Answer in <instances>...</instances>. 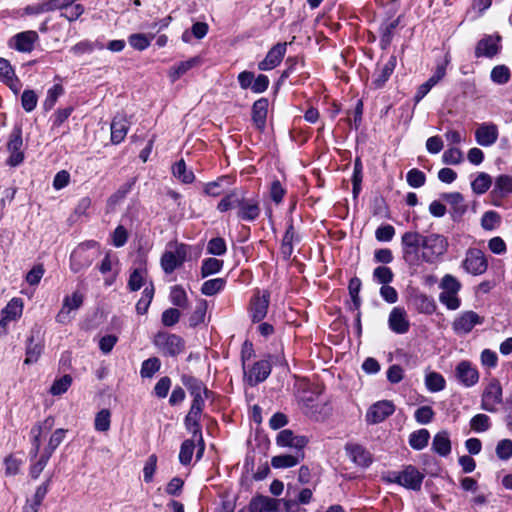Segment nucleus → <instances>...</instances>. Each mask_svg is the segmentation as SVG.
<instances>
[{
	"mask_svg": "<svg viewBox=\"0 0 512 512\" xmlns=\"http://www.w3.org/2000/svg\"><path fill=\"white\" fill-rule=\"evenodd\" d=\"M100 245L96 241H87L78 245L70 256V269L78 273L88 268L100 256Z\"/></svg>",
	"mask_w": 512,
	"mask_h": 512,
	"instance_id": "f257e3e1",
	"label": "nucleus"
},
{
	"mask_svg": "<svg viewBox=\"0 0 512 512\" xmlns=\"http://www.w3.org/2000/svg\"><path fill=\"white\" fill-rule=\"evenodd\" d=\"M423 235L417 231H407L401 237L402 257L410 265L421 264Z\"/></svg>",
	"mask_w": 512,
	"mask_h": 512,
	"instance_id": "f03ea898",
	"label": "nucleus"
},
{
	"mask_svg": "<svg viewBox=\"0 0 512 512\" xmlns=\"http://www.w3.org/2000/svg\"><path fill=\"white\" fill-rule=\"evenodd\" d=\"M460 281L451 274H446L441 279L439 288V301L449 310H457L461 305V300L458 293L461 290Z\"/></svg>",
	"mask_w": 512,
	"mask_h": 512,
	"instance_id": "7ed1b4c3",
	"label": "nucleus"
},
{
	"mask_svg": "<svg viewBox=\"0 0 512 512\" xmlns=\"http://www.w3.org/2000/svg\"><path fill=\"white\" fill-rule=\"evenodd\" d=\"M448 248L447 239L440 234L423 235V246L421 252V263H435Z\"/></svg>",
	"mask_w": 512,
	"mask_h": 512,
	"instance_id": "20e7f679",
	"label": "nucleus"
},
{
	"mask_svg": "<svg viewBox=\"0 0 512 512\" xmlns=\"http://www.w3.org/2000/svg\"><path fill=\"white\" fill-rule=\"evenodd\" d=\"M188 246L183 243L170 242L161 257L160 264L166 274H171L186 260Z\"/></svg>",
	"mask_w": 512,
	"mask_h": 512,
	"instance_id": "39448f33",
	"label": "nucleus"
},
{
	"mask_svg": "<svg viewBox=\"0 0 512 512\" xmlns=\"http://www.w3.org/2000/svg\"><path fill=\"white\" fill-rule=\"evenodd\" d=\"M206 398L207 394H199L198 396H193L190 410L185 419L187 429L192 433V435H194V437L198 436L199 438V443L201 444L200 452L204 451L205 445L198 422L203 411Z\"/></svg>",
	"mask_w": 512,
	"mask_h": 512,
	"instance_id": "423d86ee",
	"label": "nucleus"
},
{
	"mask_svg": "<svg viewBox=\"0 0 512 512\" xmlns=\"http://www.w3.org/2000/svg\"><path fill=\"white\" fill-rule=\"evenodd\" d=\"M502 403V386L498 379L491 378L484 387L481 396V408L487 412H496Z\"/></svg>",
	"mask_w": 512,
	"mask_h": 512,
	"instance_id": "0eeeda50",
	"label": "nucleus"
},
{
	"mask_svg": "<svg viewBox=\"0 0 512 512\" xmlns=\"http://www.w3.org/2000/svg\"><path fill=\"white\" fill-rule=\"evenodd\" d=\"M463 269L473 276L484 274L488 269V260L485 253L478 248H469L462 261Z\"/></svg>",
	"mask_w": 512,
	"mask_h": 512,
	"instance_id": "6e6552de",
	"label": "nucleus"
},
{
	"mask_svg": "<svg viewBox=\"0 0 512 512\" xmlns=\"http://www.w3.org/2000/svg\"><path fill=\"white\" fill-rule=\"evenodd\" d=\"M23 139L22 129L20 126H15L9 135L7 142V150L9 152V158L7 164L16 167L20 165L24 160V152L22 150Z\"/></svg>",
	"mask_w": 512,
	"mask_h": 512,
	"instance_id": "1a4fd4ad",
	"label": "nucleus"
},
{
	"mask_svg": "<svg viewBox=\"0 0 512 512\" xmlns=\"http://www.w3.org/2000/svg\"><path fill=\"white\" fill-rule=\"evenodd\" d=\"M84 301V294L80 291H74L63 299L62 307L56 316V321L60 324L69 323L73 316L71 313L78 310Z\"/></svg>",
	"mask_w": 512,
	"mask_h": 512,
	"instance_id": "9d476101",
	"label": "nucleus"
},
{
	"mask_svg": "<svg viewBox=\"0 0 512 512\" xmlns=\"http://www.w3.org/2000/svg\"><path fill=\"white\" fill-rule=\"evenodd\" d=\"M154 342L165 355L176 356L180 354L184 348L182 338L175 334L158 333Z\"/></svg>",
	"mask_w": 512,
	"mask_h": 512,
	"instance_id": "9b49d317",
	"label": "nucleus"
},
{
	"mask_svg": "<svg viewBox=\"0 0 512 512\" xmlns=\"http://www.w3.org/2000/svg\"><path fill=\"white\" fill-rule=\"evenodd\" d=\"M260 201L257 197L246 198L242 195L237 210V217L241 221L253 222L260 216Z\"/></svg>",
	"mask_w": 512,
	"mask_h": 512,
	"instance_id": "f8f14e48",
	"label": "nucleus"
},
{
	"mask_svg": "<svg viewBox=\"0 0 512 512\" xmlns=\"http://www.w3.org/2000/svg\"><path fill=\"white\" fill-rule=\"evenodd\" d=\"M483 318L474 311H464L459 314L452 323V328L457 334H467L476 325L482 324Z\"/></svg>",
	"mask_w": 512,
	"mask_h": 512,
	"instance_id": "ddd939ff",
	"label": "nucleus"
},
{
	"mask_svg": "<svg viewBox=\"0 0 512 512\" xmlns=\"http://www.w3.org/2000/svg\"><path fill=\"white\" fill-rule=\"evenodd\" d=\"M287 50V43H277L266 54V57L258 63L261 71H269L277 67L283 60Z\"/></svg>",
	"mask_w": 512,
	"mask_h": 512,
	"instance_id": "4468645a",
	"label": "nucleus"
},
{
	"mask_svg": "<svg viewBox=\"0 0 512 512\" xmlns=\"http://www.w3.org/2000/svg\"><path fill=\"white\" fill-rule=\"evenodd\" d=\"M423 478V474L415 467L408 466L395 476L394 481L408 489L419 490L421 488Z\"/></svg>",
	"mask_w": 512,
	"mask_h": 512,
	"instance_id": "2eb2a0df",
	"label": "nucleus"
},
{
	"mask_svg": "<svg viewBox=\"0 0 512 512\" xmlns=\"http://www.w3.org/2000/svg\"><path fill=\"white\" fill-rule=\"evenodd\" d=\"M455 375L465 387H472L479 381V372L469 361H461L456 366Z\"/></svg>",
	"mask_w": 512,
	"mask_h": 512,
	"instance_id": "dca6fc26",
	"label": "nucleus"
},
{
	"mask_svg": "<svg viewBox=\"0 0 512 512\" xmlns=\"http://www.w3.org/2000/svg\"><path fill=\"white\" fill-rule=\"evenodd\" d=\"M501 37L487 35L482 38L475 48V56L479 57H487L492 58L497 55L501 49L500 45Z\"/></svg>",
	"mask_w": 512,
	"mask_h": 512,
	"instance_id": "f3484780",
	"label": "nucleus"
},
{
	"mask_svg": "<svg viewBox=\"0 0 512 512\" xmlns=\"http://www.w3.org/2000/svg\"><path fill=\"white\" fill-rule=\"evenodd\" d=\"M395 411V406L391 401L383 400L372 405L367 414L366 420L369 423L376 424L384 421Z\"/></svg>",
	"mask_w": 512,
	"mask_h": 512,
	"instance_id": "a211bd4d",
	"label": "nucleus"
},
{
	"mask_svg": "<svg viewBox=\"0 0 512 512\" xmlns=\"http://www.w3.org/2000/svg\"><path fill=\"white\" fill-rule=\"evenodd\" d=\"M388 325L394 333H407L410 322L406 310L403 307H394L389 314Z\"/></svg>",
	"mask_w": 512,
	"mask_h": 512,
	"instance_id": "6ab92c4d",
	"label": "nucleus"
},
{
	"mask_svg": "<svg viewBox=\"0 0 512 512\" xmlns=\"http://www.w3.org/2000/svg\"><path fill=\"white\" fill-rule=\"evenodd\" d=\"M269 293L263 291L262 293L258 291L251 300L250 305V314L253 321H261L267 314L268 306H269Z\"/></svg>",
	"mask_w": 512,
	"mask_h": 512,
	"instance_id": "aec40b11",
	"label": "nucleus"
},
{
	"mask_svg": "<svg viewBox=\"0 0 512 512\" xmlns=\"http://www.w3.org/2000/svg\"><path fill=\"white\" fill-rule=\"evenodd\" d=\"M498 128L493 123H483L475 131L476 142L483 146H492L498 139Z\"/></svg>",
	"mask_w": 512,
	"mask_h": 512,
	"instance_id": "412c9836",
	"label": "nucleus"
},
{
	"mask_svg": "<svg viewBox=\"0 0 512 512\" xmlns=\"http://www.w3.org/2000/svg\"><path fill=\"white\" fill-rule=\"evenodd\" d=\"M203 63L200 56H194L188 60L181 61L171 66L168 70V77L172 83L180 79L189 70L199 67Z\"/></svg>",
	"mask_w": 512,
	"mask_h": 512,
	"instance_id": "4be33fe9",
	"label": "nucleus"
},
{
	"mask_svg": "<svg viewBox=\"0 0 512 512\" xmlns=\"http://www.w3.org/2000/svg\"><path fill=\"white\" fill-rule=\"evenodd\" d=\"M307 442L306 437L294 435L289 429H284L279 432L276 438L278 446L295 448L299 453L301 449L306 446Z\"/></svg>",
	"mask_w": 512,
	"mask_h": 512,
	"instance_id": "5701e85b",
	"label": "nucleus"
},
{
	"mask_svg": "<svg viewBox=\"0 0 512 512\" xmlns=\"http://www.w3.org/2000/svg\"><path fill=\"white\" fill-rule=\"evenodd\" d=\"M130 122L126 115L118 114L111 122V141L113 144L121 143L129 130Z\"/></svg>",
	"mask_w": 512,
	"mask_h": 512,
	"instance_id": "b1692460",
	"label": "nucleus"
},
{
	"mask_svg": "<svg viewBox=\"0 0 512 512\" xmlns=\"http://www.w3.org/2000/svg\"><path fill=\"white\" fill-rule=\"evenodd\" d=\"M300 241V236L298 231L295 229L294 225L290 223L286 229V232L283 236L280 253L285 260H288L294 252V247Z\"/></svg>",
	"mask_w": 512,
	"mask_h": 512,
	"instance_id": "393cba45",
	"label": "nucleus"
},
{
	"mask_svg": "<svg viewBox=\"0 0 512 512\" xmlns=\"http://www.w3.org/2000/svg\"><path fill=\"white\" fill-rule=\"evenodd\" d=\"M38 38L37 32L33 30L18 33L12 39L13 47L20 52H31Z\"/></svg>",
	"mask_w": 512,
	"mask_h": 512,
	"instance_id": "a878e982",
	"label": "nucleus"
},
{
	"mask_svg": "<svg viewBox=\"0 0 512 512\" xmlns=\"http://www.w3.org/2000/svg\"><path fill=\"white\" fill-rule=\"evenodd\" d=\"M23 312V301L20 298L11 299L2 310L0 326L5 327L10 321H15L21 317Z\"/></svg>",
	"mask_w": 512,
	"mask_h": 512,
	"instance_id": "bb28decb",
	"label": "nucleus"
},
{
	"mask_svg": "<svg viewBox=\"0 0 512 512\" xmlns=\"http://www.w3.org/2000/svg\"><path fill=\"white\" fill-rule=\"evenodd\" d=\"M346 453L357 466L367 467L372 462L371 454L358 444H348L346 446Z\"/></svg>",
	"mask_w": 512,
	"mask_h": 512,
	"instance_id": "cd10ccee",
	"label": "nucleus"
},
{
	"mask_svg": "<svg viewBox=\"0 0 512 512\" xmlns=\"http://www.w3.org/2000/svg\"><path fill=\"white\" fill-rule=\"evenodd\" d=\"M271 373V365L266 360L256 362L247 374V380L250 385H256L263 382Z\"/></svg>",
	"mask_w": 512,
	"mask_h": 512,
	"instance_id": "c85d7f7f",
	"label": "nucleus"
},
{
	"mask_svg": "<svg viewBox=\"0 0 512 512\" xmlns=\"http://www.w3.org/2000/svg\"><path fill=\"white\" fill-rule=\"evenodd\" d=\"M269 102L266 98H260L254 102L252 107V120L259 130L266 125Z\"/></svg>",
	"mask_w": 512,
	"mask_h": 512,
	"instance_id": "c756f323",
	"label": "nucleus"
},
{
	"mask_svg": "<svg viewBox=\"0 0 512 512\" xmlns=\"http://www.w3.org/2000/svg\"><path fill=\"white\" fill-rule=\"evenodd\" d=\"M396 63V56L392 55L389 57L387 62L384 63L383 66L376 71L373 80V84L376 88H381L384 86V84L388 81L394 72Z\"/></svg>",
	"mask_w": 512,
	"mask_h": 512,
	"instance_id": "7c9ffc66",
	"label": "nucleus"
},
{
	"mask_svg": "<svg viewBox=\"0 0 512 512\" xmlns=\"http://www.w3.org/2000/svg\"><path fill=\"white\" fill-rule=\"evenodd\" d=\"M0 79L15 93L20 89V83L9 61L0 57Z\"/></svg>",
	"mask_w": 512,
	"mask_h": 512,
	"instance_id": "2f4dec72",
	"label": "nucleus"
},
{
	"mask_svg": "<svg viewBox=\"0 0 512 512\" xmlns=\"http://www.w3.org/2000/svg\"><path fill=\"white\" fill-rule=\"evenodd\" d=\"M53 425H54V419L52 417H48L43 422L38 423L31 429V435L33 438L32 439L33 448L31 450V453L34 456H37L40 451V447H41L40 437H41L43 431L50 430L53 427Z\"/></svg>",
	"mask_w": 512,
	"mask_h": 512,
	"instance_id": "473e14b6",
	"label": "nucleus"
},
{
	"mask_svg": "<svg viewBox=\"0 0 512 512\" xmlns=\"http://www.w3.org/2000/svg\"><path fill=\"white\" fill-rule=\"evenodd\" d=\"M249 510L250 512H276L277 500L258 495L251 500Z\"/></svg>",
	"mask_w": 512,
	"mask_h": 512,
	"instance_id": "72a5a7b5",
	"label": "nucleus"
},
{
	"mask_svg": "<svg viewBox=\"0 0 512 512\" xmlns=\"http://www.w3.org/2000/svg\"><path fill=\"white\" fill-rule=\"evenodd\" d=\"M195 441L199 442L198 436H196V437L193 436V439L185 440L182 443L180 452H179V461L181 464H183V465L190 464L194 450H195ZM198 446H199V450H198L197 457H201V455L203 453V451L200 452L201 444L198 443Z\"/></svg>",
	"mask_w": 512,
	"mask_h": 512,
	"instance_id": "f704fd0d",
	"label": "nucleus"
},
{
	"mask_svg": "<svg viewBox=\"0 0 512 512\" xmlns=\"http://www.w3.org/2000/svg\"><path fill=\"white\" fill-rule=\"evenodd\" d=\"M243 192L234 189L226 194L217 204V210L221 213L237 208L241 201Z\"/></svg>",
	"mask_w": 512,
	"mask_h": 512,
	"instance_id": "c9c22d12",
	"label": "nucleus"
},
{
	"mask_svg": "<svg viewBox=\"0 0 512 512\" xmlns=\"http://www.w3.org/2000/svg\"><path fill=\"white\" fill-rule=\"evenodd\" d=\"M492 196L504 198L512 194V176L500 175L496 178L494 188L491 192Z\"/></svg>",
	"mask_w": 512,
	"mask_h": 512,
	"instance_id": "e433bc0d",
	"label": "nucleus"
},
{
	"mask_svg": "<svg viewBox=\"0 0 512 512\" xmlns=\"http://www.w3.org/2000/svg\"><path fill=\"white\" fill-rule=\"evenodd\" d=\"M432 449L440 456H447L450 454L451 442L446 431H441L434 436Z\"/></svg>",
	"mask_w": 512,
	"mask_h": 512,
	"instance_id": "4c0bfd02",
	"label": "nucleus"
},
{
	"mask_svg": "<svg viewBox=\"0 0 512 512\" xmlns=\"http://www.w3.org/2000/svg\"><path fill=\"white\" fill-rule=\"evenodd\" d=\"M230 186L233 181L228 176L219 177L217 180L206 183L204 186V193L208 196L217 197L224 192V185Z\"/></svg>",
	"mask_w": 512,
	"mask_h": 512,
	"instance_id": "58836bf2",
	"label": "nucleus"
},
{
	"mask_svg": "<svg viewBox=\"0 0 512 512\" xmlns=\"http://www.w3.org/2000/svg\"><path fill=\"white\" fill-rule=\"evenodd\" d=\"M490 79L494 84L505 85L511 79V70L504 64L496 65L490 72Z\"/></svg>",
	"mask_w": 512,
	"mask_h": 512,
	"instance_id": "ea45409f",
	"label": "nucleus"
},
{
	"mask_svg": "<svg viewBox=\"0 0 512 512\" xmlns=\"http://www.w3.org/2000/svg\"><path fill=\"white\" fill-rule=\"evenodd\" d=\"M301 453L296 452V455H278L271 459V465L275 469L289 468L296 466L300 461Z\"/></svg>",
	"mask_w": 512,
	"mask_h": 512,
	"instance_id": "a19ab883",
	"label": "nucleus"
},
{
	"mask_svg": "<svg viewBox=\"0 0 512 512\" xmlns=\"http://www.w3.org/2000/svg\"><path fill=\"white\" fill-rule=\"evenodd\" d=\"M208 309L207 301L204 299H199L196 303L194 311L192 312L189 323L190 326L196 327L202 323H204L206 318V313Z\"/></svg>",
	"mask_w": 512,
	"mask_h": 512,
	"instance_id": "79ce46f5",
	"label": "nucleus"
},
{
	"mask_svg": "<svg viewBox=\"0 0 512 512\" xmlns=\"http://www.w3.org/2000/svg\"><path fill=\"white\" fill-rule=\"evenodd\" d=\"M492 185V178L489 174L481 172L471 182L472 191L475 194L482 195L486 193Z\"/></svg>",
	"mask_w": 512,
	"mask_h": 512,
	"instance_id": "37998d69",
	"label": "nucleus"
},
{
	"mask_svg": "<svg viewBox=\"0 0 512 512\" xmlns=\"http://www.w3.org/2000/svg\"><path fill=\"white\" fill-rule=\"evenodd\" d=\"M182 383L183 385L188 389L190 395L198 396L199 394H207L208 390L202 383V381L196 379L193 376L190 375H183L182 376Z\"/></svg>",
	"mask_w": 512,
	"mask_h": 512,
	"instance_id": "c03bdc74",
	"label": "nucleus"
},
{
	"mask_svg": "<svg viewBox=\"0 0 512 512\" xmlns=\"http://www.w3.org/2000/svg\"><path fill=\"white\" fill-rule=\"evenodd\" d=\"M446 381L438 372H428L425 376V386L430 392H439L445 388Z\"/></svg>",
	"mask_w": 512,
	"mask_h": 512,
	"instance_id": "a18cd8bd",
	"label": "nucleus"
},
{
	"mask_svg": "<svg viewBox=\"0 0 512 512\" xmlns=\"http://www.w3.org/2000/svg\"><path fill=\"white\" fill-rule=\"evenodd\" d=\"M153 38L154 34L134 33L128 37V43L135 50L143 51L150 46Z\"/></svg>",
	"mask_w": 512,
	"mask_h": 512,
	"instance_id": "49530a36",
	"label": "nucleus"
},
{
	"mask_svg": "<svg viewBox=\"0 0 512 512\" xmlns=\"http://www.w3.org/2000/svg\"><path fill=\"white\" fill-rule=\"evenodd\" d=\"M480 224L485 231H494L501 224V216L496 211H486L481 217Z\"/></svg>",
	"mask_w": 512,
	"mask_h": 512,
	"instance_id": "de8ad7c7",
	"label": "nucleus"
},
{
	"mask_svg": "<svg viewBox=\"0 0 512 512\" xmlns=\"http://www.w3.org/2000/svg\"><path fill=\"white\" fill-rule=\"evenodd\" d=\"M173 175L181 182L189 184L194 181V174L191 170H188L184 160L176 162L172 168Z\"/></svg>",
	"mask_w": 512,
	"mask_h": 512,
	"instance_id": "09e8293b",
	"label": "nucleus"
},
{
	"mask_svg": "<svg viewBox=\"0 0 512 512\" xmlns=\"http://www.w3.org/2000/svg\"><path fill=\"white\" fill-rule=\"evenodd\" d=\"M430 433L426 429L413 432L409 437V444L413 449L422 450L428 444Z\"/></svg>",
	"mask_w": 512,
	"mask_h": 512,
	"instance_id": "8fccbe9b",
	"label": "nucleus"
},
{
	"mask_svg": "<svg viewBox=\"0 0 512 512\" xmlns=\"http://www.w3.org/2000/svg\"><path fill=\"white\" fill-rule=\"evenodd\" d=\"M170 301L173 305L180 308L188 307V296L183 287L175 285L171 287Z\"/></svg>",
	"mask_w": 512,
	"mask_h": 512,
	"instance_id": "3c124183",
	"label": "nucleus"
},
{
	"mask_svg": "<svg viewBox=\"0 0 512 512\" xmlns=\"http://www.w3.org/2000/svg\"><path fill=\"white\" fill-rule=\"evenodd\" d=\"M111 425V412L108 409L100 410L94 419V428L98 432H107Z\"/></svg>",
	"mask_w": 512,
	"mask_h": 512,
	"instance_id": "603ef678",
	"label": "nucleus"
},
{
	"mask_svg": "<svg viewBox=\"0 0 512 512\" xmlns=\"http://www.w3.org/2000/svg\"><path fill=\"white\" fill-rule=\"evenodd\" d=\"M225 283L226 282L223 278L207 280L202 284L201 293L206 296H213L223 290Z\"/></svg>",
	"mask_w": 512,
	"mask_h": 512,
	"instance_id": "864d4df0",
	"label": "nucleus"
},
{
	"mask_svg": "<svg viewBox=\"0 0 512 512\" xmlns=\"http://www.w3.org/2000/svg\"><path fill=\"white\" fill-rule=\"evenodd\" d=\"M64 93V88L61 84H55L47 91V96L43 102V107L46 111L51 110L56 104L58 98Z\"/></svg>",
	"mask_w": 512,
	"mask_h": 512,
	"instance_id": "5fc2aeb1",
	"label": "nucleus"
},
{
	"mask_svg": "<svg viewBox=\"0 0 512 512\" xmlns=\"http://www.w3.org/2000/svg\"><path fill=\"white\" fill-rule=\"evenodd\" d=\"M223 267V261L216 258H207L201 267V276L206 278L209 275L218 273Z\"/></svg>",
	"mask_w": 512,
	"mask_h": 512,
	"instance_id": "6e6d98bb",
	"label": "nucleus"
},
{
	"mask_svg": "<svg viewBox=\"0 0 512 512\" xmlns=\"http://www.w3.org/2000/svg\"><path fill=\"white\" fill-rule=\"evenodd\" d=\"M154 296V287L152 284L146 286L143 290L141 299L136 304V310L139 314H144L147 312L151 301Z\"/></svg>",
	"mask_w": 512,
	"mask_h": 512,
	"instance_id": "4d7b16f0",
	"label": "nucleus"
},
{
	"mask_svg": "<svg viewBox=\"0 0 512 512\" xmlns=\"http://www.w3.org/2000/svg\"><path fill=\"white\" fill-rule=\"evenodd\" d=\"M146 278V270L144 268H137L130 274L128 280V288L131 291L139 290L143 285Z\"/></svg>",
	"mask_w": 512,
	"mask_h": 512,
	"instance_id": "13d9d810",
	"label": "nucleus"
},
{
	"mask_svg": "<svg viewBox=\"0 0 512 512\" xmlns=\"http://www.w3.org/2000/svg\"><path fill=\"white\" fill-rule=\"evenodd\" d=\"M43 350V346L40 343H34L33 337L29 339L27 349H26V358L25 364H32L37 362Z\"/></svg>",
	"mask_w": 512,
	"mask_h": 512,
	"instance_id": "bf43d9fd",
	"label": "nucleus"
},
{
	"mask_svg": "<svg viewBox=\"0 0 512 512\" xmlns=\"http://www.w3.org/2000/svg\"><path fill=\"white\" fill-rule=\"evenodd\" d=\"M161 366L160 360L156 357L149 358L142 363L140 374L143 378H151L159 371Z\"/></svg>",
	"mask_w": 512,
	"mask_h": 512,
	"instance_id": "052dcab7",
	"label": "nucleus"
},
{
	"mask_svg": "<svg viewBox=\"0 0 512 512\" xmlns=\"http://www.w3.org/2000/svg\"><path fill=\"white\" fill-rule=\"evenodd\" d=\"M67 430L59 428L56 429L52 435L50 436V439L48 441L47 447L44 449L45 452L49 453L51 456L53 452L56 450V448L63 442L65 439Z\"/></svg>",
	"mask_w": 512,
	"mask_h": 512,
	"instance_id": "680f3d73",
	"label": "nucleus"
},
{
	"mask_svg": "<svg viewBox=\"0 0 512 512\" xmlns=\"http://www.w3.org/2000/svg\"><path fill=\"white\" fill-rule=\"evenodd\" d=\"M38 102V96L35 91L26 89L23 91L21 96V105L26 112L33 111Z\"/></svg>",
	"mask_w": 512,
	"mask_h": 512,
	"instance_id": "e2e57ef3",
	"label": "nucleus"
},
{
	"mask_svg": "<svg viewBox=\"0 0 512 512\" xmlns=\"http://www.w3.org/2000/svg\"><path fill=\"white\" fill-rule=\"evenodd\" d=\"M72 377L70 375H64L59 379H56L50 388L52 395H61L65 393L71 386Z\"/></svg>",
	"mask_w": 512,
	"mask_h": 512,
	"instance_id": "0e129e2a",
	"label": "nucleus"
},
{
	"mask_svg": "<svg viewBox=\"0 0 512 512\" xmlns=\"http://www.w3.org/2000/svg\"><path fill=\"white\" fill-rule=\"evenodd\" d=\"M227 251L226 242L221 237L212 238L207 244V252L212 255L221 256Z\"/></svg>",
	"mask_w": 512,
	"mask_h": 512,
	"instance_id": "69168bd1",
	"label": "nucleus"
},
{
	"mask_svg": "<svg viewBox=\"0 0 512 512\" xmlns=\"http://www.w3.org/2000/svg\"><path fill=\"white\" fill-rule=\"evenodd\" d=\"M286 194V189L279 180L272 181L269 187V197L276 204H280Z\"/></svg>",
	"mask_w": 512,
	"mask_h": 512,
	"instance_id": "338daca9",
	"label": "nucleus"
},
{
	"mask_svg": "<svg viewBox=\"0 0 512 512\" xmlns=\"http://www.w3.org/2000/svg\"><path fill=\"white\" fill-rule=\"evenodd\" d=\"M496 454L501 460H508L512 457V440L503 439L496 446Z\"/></svg>",
	"mask_w": 512,
	"mask_h": 512,
	"instance_id": "774afa93",
	"label": "nucleus"
}]
</instances>
